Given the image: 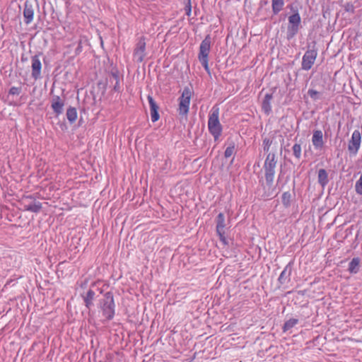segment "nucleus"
Instances as JSON below:
<instances>
[{"label":"nucleus","mask_w":362,"mask_h":362,"mask_svg":"<svg viewBox=\"0 0 362 362\" xmlns=\"http://www.w3.org/2000/svg\"><path fill=\"white\" fill-rule=\"evenodd\" d=\"M288 8H290V10L293 12V13H295V11H298V8L296 6H294L293 4H290L288 6Z\"/></svg>","instance_id":"obj_37"},{"label":"nucleus","mask_w":362,"mask_h":362,"mask_svg":"<svg viewBox=\"0 0 362 362\" xmlns=\"http://www.w3.org/2000/svg\"><path fill=\"white\" fill-rule=\"evenodd\" d=\"M149 105H150V113H151V119L153 122H157L159 118L160 115L158 113L159 106L156 103L153 97L150 95L147 97Z\"/></svg>","instance_id":"obj_12"},{"label":"nucleus","mask_w":362,"mask_h":362,"mask_svg":"<svg viewBox=\"0 0 362 362\" xmlns=\"http://www.w3.org/2000/svg\"><path fill=\"white\" fill-rule=\"evenodd\" d=\"M192 92L189 88L185 87L182 95L179 98V114L186 115L189 112Z\"/></svg>","instance_id":"obj_5"},{"label":"nucleus","mask_w":362,"mask_h":362,"mask_svg":"<svg viewBox=\"0 0 362 362\" xmlns=\"http://www.w3.org/2000/svg\"><path fill=\"white\" fill-rule=\"evenodd\" d=\"M185 14L187 16H189L191 15V12H192V6H191L190 0H188V2L185 6Z\"/></svg>","instance_id":"obj_35"},{"label":"nucleus","mask_w":362,"mask_h":362,"mask_svg":"<svg viewBox=\"0 0 362 362\" xmlns=\"http://www.w3.org/2000/svg\"><path fill=\"white\" fill-rule=\"evenodd\" d=\"M318 182L322 187H325L329 182L328 174L325 169H320L318 170Z\"/></svg>","instance_id":"obj_23"},{"label":"nucleus","mask_w":362,"mask_h":362,"mask_svg":"<svg viewBox=\"0 0 362 362\" xmlns=\"http://www.w3.org/2000/svg\"><path fill=\"white\" fill-rule=\"evenodd\" d=\"M64 101L58 95H53L51 100V107L57 116L63 112Z\"/></svg>","instance_id":"obj_11"},{"label":"nucleus","mask_w":362,"mask_h":362,"mask_svg":"<svg viewBox=\"0 0 362 362\" xmlns=\"http://www.w3.org/2000/svg\"><path fill=\"white\" fill-rule=\"evenodd\" d=\"M218 116L219 108L217 106H214L209 115L208 129L210 134L214 136L215 141L218 140L223 130Z\"/></svg>","instance_id":"obj_1"},{"label":"nucleus","mask_w":362,"mask_h":362,"mask_svg":"<svg viewBox=\"0 0 362 362\" xmlns=\"http://www.w3.org/2000/svg\"><path fill=\"white\" fill-rule=\"evenodd\" d=\"M115 80L116 81V83L115 84L114 89H115V91H117L118 90L117 87V75L115 73Z\"/></svg>","instance_id":"obj_38"},{"label":"nucleus","mask_w":362,"mask_h":362,"mask_svg":"<svg viewBox=\"0 0 362 362\" xmlns=\"http://www.w3.org/2000/svg\"><path fill=\"white\" fill-rule=\"evenodd\" d=\"M234 151H235V145H234V144H233L232 145H230L226 148V149L224 152V156L226 158L230 157L233 154Z\"/></svg>","instance_id":"obj_31"},{"label":"nucleus","mask_w":362,"mask_h":362,"mask_svg":"<svg viewBox=\"0 0 362 362\" xmlns=\"http://www.w3.org/2000/svg\"><path fill=\"white\" fill-rule=\"evenodd\" d=\"M361 135L358 130H355L349 141L348 149L351 154L356 155L361 146Z\"/></svg>","instance_id":"obj_9"},{"label":"nucleus","mask_w":362,"mask_h":362,"mask_svg":"<svg viewBox=\"0 0 362 362\" xmlns=\"http://www.w3.org/2000/svg\"><path fill=\"white\" fill-rule=\"evenodd\" d=\"M311 86L313 88L308 90V95L313 101H317L322 99L324 94L323 90H320L319 87H317L318 85L315 81L311 82Z\"/></svg>","instance_id":"obj_14"},{"label":"nucleus","mask_w":362,"mask_h":362,"mask_svg":"<svg viewBox=\"0 0 362 362\" xmlns=\"http://www.w3.org/2000/svg\"><path fill=\"white\" fill-rule=\"evenodd\" d=\"M308 47V49L304 54L301 63V69L305 71H308L312 68L317 55V49L315 48V42H313V45L309 44Z\"/></svg>","instance_id":"obj_4"},{"label":"nucleus","mask_w":362,"mask_h":362,"mask_svg":"<svg viewBox=\"0 0 362 362\" xmlns=\"http://www.w3.org/2000/svg\"><path fill=\"white\" fill-rule=\"evenodd\" d=\"M34 9L33 6L28 4V1L25 3L23 16L25 18V23L29 24L33 19Z\"/></svg>","instance_id":"obj_16"},{"label":"nucleus","mask_w":362,"mask_h":362,"mask_svg":"<svg viewBox=\"0 0 362 362\" xmlns=\"http://www.w3.org/2000/svg\"><path fill=\"white\" fill-rule=\"evenodd\" d=\"M95 293L92 290L89 289L86 294L83 295V298L85 302L86 306L90 308L93 305V300L94 299Z\"/></svg>","instance_id":"obj_22"},{"label":"nucleus","mask_w":362,"mask_h":362,"mask_svg":"<svg viewBox=\"0 0 362 362\" xmlns=\"http://www.w3.org/2000/svg\"><path fill=\"white\" fill-rule=\"evenodd\" d=\"M344 10L346 11V12H350V13H354V6L351 3H346L345 5H344Z\"/></svg>","instance_id":"obj_34"},{"label":"nucleus","mask_w":362,"mask_h":362,"mask_svg":"<svg viewBox=\"0 0 362 362\" xmlns=\"http://www.w3.org/2000/svg\"><path fill=\"white\" fill-rule=\"evenodd\" d=\"M288 24L286 30V39L288 40H292L298 33L300 28L301 18L298 11H295L288 17Z\"/></svg>","instance_id":"obj_3"},{"label":"nucleus","mask_w":362,"mask_h":362,"mask_svg":"<svg viewBox=\"0 0 362 362\" xmlns=\"http://www.w3.org/2000/svg\"><path fill=\"white\" fill-rule=\"evenodd\" d=\"M281 202L284 207H289L291 202V194L289 192H284L281 197Z\"/></svg>","instance_id":"obj_27"},{"label":"nucleus","mask_w":362,"mask_h":362,"mask_svg":"<svg viewBox=\"0 0 362 362\" xmlns=\"http://www.w3.org/2000/svg\"><path fill=\"white\" fill-rule=\"evenodd\" d=\"M284 0H272V11L274 15L278 14L283 8Z\"/></svg>","instance_id":"obj_24"},{"label":"nucleus","mask_w":362,"mask_h":362,"mask_svg":"<svg viewBox=\"0 0 362 362\" xmlns=\"http://www.w3.org/2000/svg\"><path fill=\"white\" fill-rule=\"evenodd\" d=\"M360 268V259L358 257H354L349 264L348 271L351 274H357L359 272Z\"/></svg>","instance_id":"obj_21"},{"label":"nucleus","mask_w":362,"mask_h":362,"mask_svg":"<svg viewBox=\"0 0 362 362\" xmlns=\"http://www.w3.org/2000/svg\"><path fill=\"white\" fill-rule=\"evenodd\" d=\"M21 204L25 211L38 213L42 209V204L32 196L23 197L21 199Z\"/></svg>","instance_id":"obj_6"},{"label":"nucleus","mask_w":362,"mask_h":362,"mask_svg":"<svg viewBox=\"0 0 362 362\" xmlns=\"http://www.w3.org/2000/svg\"><path fill=\"white\" fill-rule=\"evenodd\" d=\"M32 77L37 79L40 76L42 64L37 55L32 57Z\"/></svg>","instance_id":"obj_15"},{"label":"nucleus","mask_w":362,"mask_h":362,"mask_svg":"<svg viewBox=\"0 0 362 362\" xmlns=\"http://www.w3.org/2000/svg\"><path fill=\"white\" fill-rule=\"evenodd\" d=\"M292 150H293V154L295 156V158L298 160H300L301 158V152H302L300 144L296 143L293 146Z\"/></svg>","instance_id":"obj_28"},{"label":"nucleus","mask_w":362,"mask_h":362,"mask_svg":"<svg viewBox=\"0 0 362 362\" xmlns=\"http://www.w3.org/2000/svg\"><path fill=\"white\" fill-rule=\"evenodd\" d=\"M264 170L265 180L267 186L271 187L274 182L275 168L263 166Z\"/></svg>","instance_id":"obj_18"},{"label":"nucleus","mask_w":362,"mask_h":362,"mask_svg":"<svg viewBox=\"0 0 362 362\" xmlns=\"http://www.w3.org/2000/svg\"><path fill=\"white\" fill-rule=\"evenodd\" d=\"M216 232L226 231V219L223 213H219L216 218Z\"/></svg>","instance_id":"obj_19"},{"label":"nucleus","mask_w":362,"mask_h":362,"mask_svg":"<svg viewBox=\"0 0 362 362\" xmlns=\"http://www.w3.org/2000/svg\"><path fill=\"white\" fill-rule=\"evenodd\" d=\"M298 323V319L291 318L286 320L282 327L283 332H286L295 327Z\"/></svg>","instance_id":"obj_26"},{"label":"nucleus","mask_w":362,"mask_h":362,"mask_svg":"<svg viewBox=\"0 0 362 362\" xmlns=\"http://www.w3.org/2000/svg\"><path fill=\"white\" fill-rule=\"evenodd\" d=\"M146 57V42L145 37H141L136 45V48L134 52V57L138 63H141L144 61Z\"/></svg>","instance_id":"obj_8"},{"label":"nucleus","mask_w":362,"mask_h":362,"mask_svg":"<svg viewBox=\"0 0 362 362\" xmlns=\"http://www.w3.org/2000/svg\"><path fill=\"white\" fill-rule=\"evenodd\" d=\"M115 355H117V356H119V353H117V352H115Z\"/></svg>","instance_id":"obj_39"},{"label":"nucleus","mask_w":362,"mask_h":362,"mask_svg":"<svg viewBox=\"0 0 362 362\" xmlns=\"http://www.w3.org/2000/svg\"><path fill=\"white\" fill-rule=\"evenodd\" d=\"M272 144V141L269 138H264L263 139L262 146L264 152L269 151L270 146Z\"/></svg>","instance_id":"obj_30"},{"label":"nucleus","mask_w":362,"mask_h":362,"mask_svg":"<svg viewBox=\"0 0 362 362\" xmlns=\"http://www.w3.org/2000/svg\"><path fill=\"white\" fill-rule=\"evenodd\" d=\"M293 262L291 261L288 264L284 267V270L280 274L278 278V282L281 285H284L286 283H288L291 280V275L293 267Z\"/></svg>","instance_id":"obj_10"},{"label":"nucleus","mask_w":362,"mask_h":362,"mask_svg":"<svg viewBox=\"0 0 362 362\" xmlns=\"http://www.w3.org/2000/svg\"><path fill=\"white\" fill-rule=\"evenodd\" d=\"M216 233L219 237L220 241L222 242L225 245H227L228 244V242L225 236L226 231H221Z\"/></svg>","instance_id":"obj_32"},{"label":"nucleus","mask_w":362,"mask_h":362,"mask_svg":"<svg viewBox=\"0 0 362 362\" xmlns=\"http://www.w3.org/2000/svg\"><path fill=\"white\" fill-rule=\"evenodd\" d=\"M113 294L111 291H107L105 294V298L102 302V309L103 315L108 320L112 319L113 316Z\"/></svg>","instance_id":"obj_7"},{"label":"nucleus","mask_w":362,"mask_h":362,"mask_svg":"<svg viewBox=\"0 0 362 362\" xmlns=\"http://www.w3.org/2000/svg\"><path fill=\"white\" fill-rule=\"evenodd\" d=\"M312 143L316 150L322 149L324 146L323 133L320 129L314 130L312 136Z\"/></svg>","instance_id":"obj_13"},{"label":"nucleus","mask_w":362,"mask_h":362,"mask_svg":"<svg viewBox=\"0 0 362 362\" xmlns=\"http://www.w3.org/2000/svg\"><path fill=\"white\" fill-rule=\"evenodd\" d=\"M277 164V156L275 153H269L264 163V166L276 168Z\"/></svg>","instance_id":"obj_20"},{"label":"nucleus","mask_w":362,"mask_h":362,"mask_svg":"<svg viewBox=\"0 0 362 362\" xmlns=\"http://www.w3.org/2000/svg\"><path fill=\"white\" fill-rule=\"evenodd\" d=\"M21 88L20 87H11L8 91L11 95H19L21 93Z\"/></svg>","instance_id":"obj_33"},{"label":"nucleus","mask_w":362,"mask_h":362,"mask_svg":"<svg viewBox=\"0 0 362 362\" xmlns=\"http://www.w3.org/2000/svg\"><path fill=\"white\" fill-rule=\"evenodd\" d=\"M273 98L272 93H266L262 103V109L266 115L272 112L271 100Z\"/></svg>","instance_id":"obj_17"},{"label":"nucleus","mask_w":362,"mask_h":362,"mask_svg":"<svg viewBox=\"0 0 362 362\" xmlns=\"http://www.w3.org/2000/svg\"><path fill=\"white\" fill-rule=\"evenodd\" d=\"M211 37L210 35H207L200 44L198 59L209 76L211 75V71L209 66V54L211 51Z\"/></svg>","instance_id":"obj_2"},{"label":"nucleus","mask_w":362,"mask_h":362,"mask_svg":"<svg viewBox=\"0 0 362 362\" xmlns=\"http://www.w3.org/2000/svg\"><path fill=\"white\" fill-rule=\"evenodd\" d=\"M66 117L71 124L75 122L77 119V111L75 107H69L66 110Z\"/></svg>","instance_id":"obj_25"},{"label":"nucleus","mask_w":362,"mask_h":362,"mask_svg":"<svg viewBox=\"0 0 362 362\" xmlns=\"http://www.w3.org/2000/svg\"><path fill=\"white\" fill-rule=\"evenodd\" d=\"M81 44H82V42H81V40H80L78 42V47H76V49L75 50V54L76 55L79 54L81 52V51H82V45H81Z\"/></svg>","instance_id":"obj_36"},{"label":"nucleus","mask_w":362,"mask_h":362,"mask_svg":"<svg viewBox=\"0 0 362 362\" xmlns=\"http://www.w3.org/2000/svg\"><path fill=\"white\" fill-rule=\"evenodd\" d=\"M355 190L358 194L362 195V173L359 179L356 182Z\"/></svg>","instance_id":"obj_29"}]
</instances>
